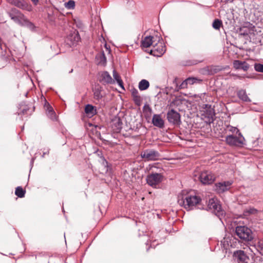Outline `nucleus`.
I'll use <instances>...</instances> for the list:
<instances>
[{
    "instance_id": "1",
    "label": "nucleus",
    "mask_w": 263,
    "mask_h": 263,
    "mask_svg": "<svg viewBox=\"0 0 263 263\" xmlns=\"http://www.w3.org/2000/svg\"><path fill=\"white\" fill-rule=\"evenodd\" d=\"M201 199L196 195H185L178 197V202L187 210L192 209L199 203Z\"/></svg>"
},
{
    "instance_id": "2",
    "label": "nucleus",
    "mask_w": 263,
    "mask_h": 263,
    "mask_svg": "<svg viewBox=\"0 0 263 263\" xmlns=\"http://www.w3.org/2000/svg\"><path fill=\"white\" fill-rule=\"evenodd\" d=\"M236 235L241 240L248 242L254 239L252 230L246 226H237L235 229Z\"/></svg>"
},
{
    "instance_id": "3",
    "label": "nucleus",
    "mask_w": 263,
    "mask_h": 263,
    "mask_svg": "<svg viewBox=\"0 0 263 263\" xmlns=\"http://www.w3.org/2000/svg\"><path fill=\"white\" fill-rule=\"evenodd\" d=\"M208 210L211 211L216 216L220 218L225 212L222 210L221 205L219 203L218 200L214 198L210 199L208 204Z\"/></svg>"
},
{
    "instance_id": "4",
    "label": "nucleus",
    "mask_w": 263,
    "mask_h": 263,
    "mask_svg": "<svg viewBox=\"0 0 263 263\" xmlns=\"http://www.w3.org/2000/svg\"><path fill=\"white\" fill-rule=\"evenodd\" d=\"M245 138L241 133H239L238 136L233 135H228L226 137V141L231 146H241L244 144Z\"/></svg>"
},
{
    "instance_id": "5",
    "label": "nucleus",
    "mask_w": 263,
    "mask_h": 263,
    "mask_svg": "<svg viewBox=\"0 0 263 263\" xmlns=\"http://www.w3.org/2000/svg\"><path fill=\"white\" fill-rule=\"evenodd\" d=\"M163 176L160 173H152L147 175L146 181L150 186L156 187V186L162 182Z\"/></svg>"
},
{
    "instance_id": "6",
    "label": "nucleus",
    "mask_w": 263,
    "mask_h": 263,
    "mask_svg": "<svg viewBox=\"0 0 263 263\" xmlns=\"http://www.w3.org/2000/svg\"><path fill=\"white\" fill-rule=\"evenodd\" d=\"M141 157L145 161H155L159 159L160 154L155 150L148 149L141 153Z\"/></svg>"
},
{
    "instance_id": "7",
    "label": "nucleus",
    "mask_w": 263,
    "mask_h": 263,
    "mask_svg": "<svg viewBox=\"0 0 263 263\" xmlns=\"http://www.w3.org/2000/svg\"><path fill=\"white\" fill-rule=\"evenodd\" d=\"M233 258L237 263H249L250 262L249 256L242 250L235 251L233 254Z\"/></svg>"
},
{
    "instance_id": "8",
    "label": "nucleus",
    "mask_w": 263,
    "mask_h": 263,
    "mask_svg": "<svg viewBox=\"0 0 263 263\" xmlns=\"http://www.w3.org/2000/svg\"><path fill=\"white\" fill-rule=\"evenodd\" d=\"M180 114L173 109H171L167 113V119L168 122L174 125L180 124Z\"/></svg>"
},
{
    "instance_id": "9",
    "label": "nucleus",
    "mask_w": 263,
    "mask_h": 263,
    "mask_svg": "<svg viewBox=\"0 0 263 263\" xmlns=\"http://www.w3.org/2000/svg\"><path fill=\"white\" fill-rule=\"evenodd\" d=\"M198 178L200 179L201 183L203 184H211L212 183L215 179V176L210 172L204 171L202 172Z\"/></svg>"
},
{
    "instance_id": "10",
    "label": "nucleus",
    "mask_w": 263,
    "mask_h": 263,
    "mask_svg": "<svg viewBox=\"0 0 263 263\" xmlns=\"http://www.w3.org/2000/svg\"><path fill=\"white\" fill-rule=\"evenodd\" d=\"M99 80L103 85L111 84L115 83V80L112 79L109 73L106 71L100 73Z\"/></svg>"
},
{
    "instance_id": "11",
    "label": "nucleus",
    "mask_w": 263,
    "mask_h": 263,
    "mask_svg": "<svg viewBox=\"0 0 263 263\" xmlns=\"http://www.w3.org/2000/svg\"><path fill=\"white\" fill-rule=\"evenodd\" d=\"M10 4L22 9L27 11L31 10V6L29 5L24 0H6Z\"/></svg>"
},
{
    "instance_id": "12",
    "label": "nucleus",
    "mask_w": 263,
    "mask_h": 263,
    "mask_svg": "<svg viewBox=\"0 0 263 263\" xmlns=\"http://www.w3.org/2000/svg\"><path fill=\"white\" fill-rule=\"evenodd\" d=\"M232 184V182L229 181L217 183L215 185V190L219 193H223L230 189Z\"/></svg>"
},
{
    "instance_id": "13",
    "label": "nucleus",
    "mask_w": 263,
    "mask_h": 263,
    "mask_svg": "<svg viewBox=\"0 0 263 263\" xmlns=\"http://www.w3.org/2000/svg\"><path fill=\"white\" fill-rule=\"evenodd\" d=\"M110 126L114 132H120L122 127L121 119L118 117H114L110 122Z\"/></svg>"
},
{
    "instance_id": "14",
    "label": "nucleus",
    "mask_w": 263,
    "mask_h": 263,
    "mask_svg": "<svg viewBox=\"0 0 263 263\" xmlns=\"http://www.w3.org/2000/svg\"><path fill=\"white\" fill-rule=\"evenodd\" d=\"M160 40V38L158 37V44L156 43L153 45V49L152 50V52H157V54H154L155 55L160 56L162 55L165 51V47L163 45L162 42H159Z\"/></svg>"
},
{
    "instance_id": "15",
    "label": "nucleus",
    "mask_w": 263,
    "mask_h": 263,
    "mask_svg": "<svg viewBox=\"0 0 263 263\" xmlns=\"http://www.w3.org/2000/svg\"><path fill=\"white\" fill-rule=\"evenodd\" d=\"M233 67L236 69H242L246 71L249 68V65L245 61H240L239 60H235L233 63Z\"/></svg>"
},
{
    "instance_id": "16",
    "label": "nucleus",
    "mask_w": 263,
    "mask_h": 263,
    "mask_svg": "<svg viewBox=\"0 0 263 263\" xmlns=\"http://www.w3.org/2000/svg\"><path fill=\"white\" fill-rule=\"evenodd\" d=\"M152 123L154 126L159 128H162L164 126V121L160 115H154L152 118Z\"/></svg>"
},
{
    "instance_id": "17",
    "label": "nucleus",
    "mask_w": 263,
    "mask_h": 263,
    "mask_svg": "<svg viewBox=\"0 0 263 263\" xmlns=\"http://www.w3.org/2000/svg\"><path fill=\"white\" fill-rule=\"evenodd\" d=\"M155 37L153 36H147L141 42V46L144 48H148L153 45L155 43Z\"/></svg>"
},
{
    "instance_id": "18",
    "label": "nucleus",
    "mask_w": 263,
    "mask_h": 263,
    "mask_svg": "<svg viewBox=\"0 0 263 263\" xmlns=\"http://www.w3.org/2000/svg\"><path fill=\"white\" fill-rule=\"evenodd\" d=\"M131 93L135 104L138 106L140 105L142 102V99L139 95L138 90L134 88H132L131 89Z\"/></svg>"
},
{
    "instance_id": "19",
    "label": "nucleus",
    "mask_w": 263,
    "mask_h": 263,
    "mask_svg": "<svg viewBox=\"0 0 263 263\" xmlns=\"http://www.w3.org/2000/svg\"><path fill=\"white\" fill-rule=\"evenodd\" d=\"M204 116L205 117L207 118V121H206V122L210 123L214 121L215 113L213 109L210 108L206 110L204 112Z\"/></svg>"
},
{
    "instance_id": "20",
    "label": "nucleus",
    "mask_w": 263,
    "mask_h": 263,
    "mask_svg": "<svg viewBox=\"0 0 263 263\" xmlns=\"http://www.w3.org/2000/svg\"><path fill=\"white\" fill-rule=\"evenodd\" d=\"M85 112L88 116L91 117L96 115L97 113L96 107L90 104H87L85 106Z\"/></svg>"
},
{
    "instance_id": "21",
    "label": "nucleus",
    "mask_w": 263,
    "mask_h": 263,
    "mask_svg": "<svg viewBox=\"0 0 263 263\" xmlns=\"http://www.w3.org/2000/svg\"><path fill=\"white\" fill-rule=\"evenodd\" d=\"M238 97L243 102H250L251 100L248 97L245 90L241 89L237 92Z\"/></svg>"
},
{
    "instance_id": "22",
    "label": "nucleus",
    "mask_w": 263,
    "mask_h": 263,
    "mask_svg": "<svg viewBox=\"0 0 263 263\" xmlns=\"http://www.w3.org/2000/svg\"><path fill=\"white\" fill-rule=\"evenodd\" d=\"M258 211L254 208H250L249 209H246L243 211V215L245 217L249 216L251 215H256L258 213Z\"/></svg>"
},
{
    "instance_id": "23",
    "label": "nucleus",
    "mask_w": 263,
    "mask_h": 263,
    "mask_svg": "<svg viewBox=\"0 0 263 263\" xmlns=\"http://www.w3.org/2000/svg\"><path fill=\"white\" fill-rule=\"evenodd\" d=\"M149 86V83L148 81L143 79L139 83V88L140 90H145Z\"/></svg>"
},
{
    "instance_id": "24",
    "label": "nucleus",
    "mask_w": 263,
    "mask_h": 263,
    "mask_svg": "<svg viewBox=\"0 0 263 263\" xmlns=\"http://www.w3.org/2000/svg\"><path fill=\"white\" fill-rule=\"evenodd\" d=\"M96 58L99 61V64L105 65L106 63V58L104 52L98 54Z\"/></svg>"
},
{
    "instance_id": "25",
    "label": "nucleus",
    "mask_w": 263,
    "mask_h": 263,
    "mask_svg": "<svg viewBox=\"0 0 263 263\" xmlns=\"http://www.w3.org/2000/svg\"><path fill=\"white\" fill-rule=\"evenodd\" d=\"M113 77L114 79L117 81L118 85L123 88V83L122 80L121 79L120 76L119 74L117 72V71L115 70H114L113 71Z\"/></svg>"
},
{
    "instance_id": "26",
    "label": "nucleus",
    "mask_w": 263,
    "mask_h": 263,
    "mask_svg": "<svg viewBox=\"0 0 263 263\" xmlns=\"http://www.w3.org/2000/svg\"><path fill=\"white\" fill-rule=\"evenodd\" d=\"M173 83H175L176 85V89L178 91L179 89H184L187 88L188 83L186 82V79L182 82V83L178 86L177 84V78H175L173 81Z\"/></svg>"
},
{
    "instance_id": "27",
    "label": "nucleus",
    "mask_w": 263,
    "mask_h": 263,
    "mask_svg": "<svg viewBox=\"0 0 263 263\" xmlns=\"http://www.w3.org/2000/svg\"><path fill=\"white\" fill-rule=\"evenodd\" d=\"M101 91H102V90H101V88H96L93 90L94 98L96 100H99L102 98L103 96L101 93Z\"/></svg>"
},
{
    "instance_id": "28",
    "label": "nucleus",
    "mask_w": 263,
    "mask_h": 263,
    "mask_svg": "<svg viewBox=\"0 0 263 263\" xmlns=\"http://www.w3.org/2000/svg\"><path fill=\"white\" fill-rule=\"evenodd\" d=\"M15 194L17 197L22 198L25 196V191L22 187L18 186L15 189Z\"/></svg>"
},
{
    "instance_id": "29",
    "label": "nucleus",
    "mask_w": 263,
    "mask_h": 263,
    "mask_svg": "<svg viewBox=\"0 0 263 263\" xmlns=\"http://www.w3.org/2000/svg\"><path fill=\"white\" fill-rule=\"evenodd\" d=\"M201 80L195 77H190L186 79V82L189 85H193L195 83H199Z\"/></svg>"
},
{
    "instance_id": "30",
    "label": "nucleus",
    "mask_w": 263,
    "mask_h": 263,
    "mask_svg": "<svg viewBox=\"0 0 263 263\" xmlns=\"http://www.w3.org/2000/svg\"><path fill=\"white\" fill-rule=\"evenodd\" d=\"M23 20L24 21L25 26L30 30H34L35 28L34 25L26 18H23Z\"/></svg>"
},
{
    "instance_id": "31",
    "label": "nucleus",
    "mask_w": 263,
    "mask_h": 263,
    "mask_svg": "<svg viewBox=\"0 0 263 263\" xmlns=\"http://www.w3.org/2000/svg\"><path fill=\"white\" fill-rule=\"evenodd\" d=\"M45 107L46 108L47 115H49L50 113H52V118H54L55 117V112L52 107L50 106L49 104L45 106Z\"/></svg>"
},
{
    "instance_id": "32",
    "label": "nucleus",
    "mask_w": 263,
    "mask_h": 263,
    "mask_svg": "<svg viewBox=\"0 0 263 263\" xmlns=\"http://www.w3.org/2000/svg\"><path fill=\"white\" fill-rule=\"evenodd\" d=\"M222 25V22L218 19H216L214 21L212 26L215 29H219L220 27Z\"/></svg>"
},
{
    "instance_id": "33",
    "label": "nucleus",
    "mask_w": 263,
    "mask_h": 263,
    "mask_svg": "<svg viewBox=\"0 0 263 263\" xmlns=\"http://www.w3.org/2000/svg\"><path fill=\"white\" fill-rule=\"evenodd\" d=\"M227 130L233 134L236 133L238 134L239 133H240L239 129L231 125H228L227 126Z\"/></svg>"
},
{
    "instance_id": "34",
    "label": "nucleus",
    "mask_w": 263,
    "mask_h": 263,
    "mask_svg": "<svg viewBox=\"0 0 263 263\" xmlns=\"http://www.w3.org/2000/svg\"><path fill=\"white\" fill-rule=\"evenodd\" d=\"M254 69L256 71L263 72V64L255 63L254 64Z\"/></svg>"
},
{
    "instance_id": "35",
    "label": "nucleus",
    "mask_w": 263,
    "mask_h": 263,
    "mask_svg": "<svg viewBox=\"0 0 263 263\" xmlns=\"http://www.w3.org/2000/svg\"><path fill=\"white\" fill-rule=\"evenodd\" d=\"M11 11L12 13H13L15 15H17L18 17L20 18H24V15L23 14H22L20 11H19L18 10L16 9H12L11 10Z\"/></svg>"
},
{
    "instance_id": "36",
    "label": "nucleus",
    "mask_w": 263,
    "mask_h": 263,
    "mask_svg": "<svg viewBox=\"0 0 263 263\" xmlns=\"http://www.w3.org/2000/svg\"><path fill=\"white\" fill-rule=\"evenodd\" d=\"M65 7L68 9H72L74 7V2L73 1H69L65 4Z\"/></svg>"
},
{
    "instance_id": "37",
    "label": "nucleus",
    "mask_w": 263,
    "mask_h": 263,
    "mask_svg": "<svg viewBox=\"0 0 263 263\" xmlns=\"http://www.w3.org/2000/svg\"><path fill=\"white\" fill-rule=\"evenodd\" d=\"M228 66H226L225 67H220V66H216V68L214 69V71L215 72H217L218 71L225 70Z\"/></svg>"
},
{
    "instance_id": "38",
    "label": "nucleus",
    "mask_w": 263,
    "mask_h": 263,
    "mask_svg": "<svg viewBox=\"0 0 263 263\" xmlns=\"http://www.w3.org/2000/svg\"><path fill=\"white\" fill-rule=\"evenodd\" d=\"M29 110V109L27 107H25V108H23L21 111L18 113V114L21 115H25L27 114V111Z\"/></svg>"
},
{
    "instance_id": "39",
    "label": "nucleus",
    "mask_w": 263,
    "mask_h": 263,
    "mask_svg": "<svg viewBox=\"0 0 263 263\" xmlns=\"http://www.w3.org/2000/svg\"><path fill=\"white\" fill-rule=\"evenodd\" d=\"M9 16L11 17V19L16 21L18 17L17 15H15L12 11L9 13Z\"/></svg>"
},
{
    "instance_id": "40",
    "label": "nucleus",
    "mask_w": 263,
    "mask_h": 263,
    "mask_svg": "<svg viewBox=\"0 0 263 263\" xmlns=\"http://www.w3.org/2000/svg\"><path fill=\"white\" fill-rule=\"evenodd\" d=\"M231 76H233V77H234L235 79H240L244 77L243 76H239V75L235 74H232Z\"/></svg>"
},
{
    "instance_id": "41",
    "label": "nucleus",
    "mask_w": 263,
    "mask_h": 263,
    "mask_svg": "<svg viewBox=\"0 0 263 263\" xmlns=\"http://www.w3.org/2000/svg\"><path fill=\"white\" fill-rule=\"evenodd\" d=\"M74 35V40L78 42L80 39L79 35L78 34H75Z\"/></svg>"
},
{
    "instance_id": "42",
    "label": "nucleus",
    "mask_w": 263,
    "mask_h": 263,
    "mask_svg": "<svg viewBox=\"0 0 263 263\" xmlns=\"http://www.w3.org/2000/svg\"><path fill=\"white\" fill-rule=\"evenodd\" d=\"M52 113H50L49 115H47L51 120H54L56 119V115L55 114V117L54 118H52Z\"/></svg>"
},
{
    "instance_id": "43",
    "label": "nucleus",
    "mask_w": 263,
    "mask_h": 263,
    "mask_svg": "<svg viewBox=\"0 0 263 263\" xmlns=\"http://www.w3.org/2000/svg\"><path fill=\"white\" fill-rule=\"evenodd\" d=\"M31 1L34 4H36L38 2H39V0H31Z\"/></svg>"
},
{
    "instance_id": "44",
    "label": "nucleus",
    "mask_w": 263,
    "mask_h": 263,
    "mask_svg": "<svg viewBox=\"0 0 263 263\" xmlns=\"http://www.w3.org/2000/svg\"><path fill=\"white\" fill-rule=\"evenodd\" d=\"M103 163H104V164H107V162L106 161V160L104 159V158H103Z\"/></svg>"
},
{
    "instance_id": "45",
    "label": "nucleus",
    "mask_w": 263,
    "mask_h": 263,
    "mask_svg": "<svg viewBox=\"0 0 263 263\" xmlns=\"http://www.w3.org/2000/svg\"><path fill=\"white\" fill-rule=\"evenodd\" d=\"M148 109L149 111L150 112V113H151L152 111V109L149 107H148Z\"/></svg>"
}]
</instances>
